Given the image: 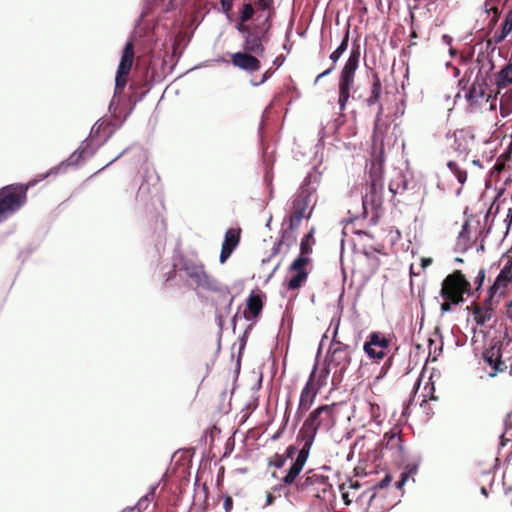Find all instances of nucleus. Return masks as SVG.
<instances>
[{
  "instance_id": "obj_44",
  "label": "nucleus",
  "mask_w": 512,
  "mask_h": 512,
  "mask_svg": "<svg viewBox=\"0 0 512 512\" xmlns=\"http://www.w3.org/2000/svg\"><path fill=\"white\" fill-rule=\"evenodd\" d=\"M286 458L282 455H275V460L271 462V465L277 469L282 468L285 465Z\"/></svg>"
},
{
  "instance_id": "obj_30",
  "label": "nucleus",
  "mask_w": 512,
  "mask_h": 512,
  "mask_svg": "<svg viewBox=\"0 0 512 512\" xmlns=\"http://www.w3.org/2000/svg\"><path fill=\"white\" fill-rule=\"evenodd\" d=\"M349 42V29L346 30L345 35L340 45L330 54L329 58L332 61V65H336L337 61L341 58L343 53L347 50Z\"/></svg>"
},
{
  "instance_id": "obj_39",
  "label": "nucleus",
  "mask_w": 512,
  "mask_h": 512,
  "mask_svg": "<svg viewBox=\"0 0 512 512\" xmlns=\"http://www.w3.org/2000/svg\"><path fill=\"white\" fill-rule=\"evenodd\" d=\"M328 376H329V369H327V368L323 369L319 373V375L317 376V379H316V384H315L317 386L316 388L318 390L326 384Z\"/></svg>"
},
{
  "instance_id": "obj_12",
  "label": "nucleus",
  "mask_w": 512,
  "mask_h": 512,
  "mask_svg": "<svg viewBox=\"0 0 512 512\" xmlns=\"http://www.w3.org/2000/svg\"><path fill=\"white\" fill-rule=\"evenodd\" d=\"M502 356V344L498 342L483 352V360L491 368V371L488 373L490 377H494L498 372H503L507 369V365L505 361L502 360Z\"/></svg>"
},
{
  "instance_id": "obj_27",
  "label": "nucleus",
  "mask_w": 512,
  "mask_h": 512,
  "mask_svg": "<svg viewBox=\"0 0 512 512\" xmlns=\"http://www.w3.org/2000/svg\"><path fill=\"white\" fill-rule=\"evenodd\" d=\"M495 83L499 89L507 87L512 83V62L505 65L496 75Z\"/></svg>"
},
{
  "instance_id": "obj_6",
  "label": "nucleus",
  "mask_w": 512,
  "mask_h": 512,
  "mask_svg": "<svg viewBox=\"0 0 512 512\" xmlns=\"http://www.w3.org/2000/svg\"><path fill=\"white\" fill-rule=\"evenodd\" d=\"M332 417V408L329 405H322L311 412L303 423L297 435V442L312 447L318 430L322 426H328Z\"/></svg>"
},
{
  "instance_id": "obj_47",
  "label": "nucleus",
  "mask_w": 512,
  "mask_h": 512,
  "mask_svg": "<svg viewBox=\"0 0 512 512\" xmlns=\"http://www.w3.org/2000/svg\"><path fill=\"white\" fill-rule=\"evenodd\" d=\"M236 29L239 33L243 35V37L247 34V32L252 31V29H249V27L245 25V22H242L241 20L239 23H237Z\"/></svg>"
},
{
  "instance_id": "obj_11",
  "label": "nucleus",
  "mask_w": 512,
  "mask_h": 512,
  "mask_svg": "<svg viewBox=\"0 0 512 512\" xmlns=\"http://www.w3.org/2000/svg\"><path fill=\"white\" fill-rule=\"evenodd\" d=\"M316 365L314 366L309 379L305 386L303 387L300 399H299V405L296 412V418L297 420H300L302 417V411H308L310 407L313 405L314 400L316 398V395L318 393V389L314 385V378L316 377Z\"/></svg>"
},
{
  "instance_id": "obj_58",
  "label": "nucleus",
  "mask_w": 512,
  "mask_h": 512,
  "mask_svg": "<svg viewBox=\"0 0 512 512\" xmlns=\"http://www.w3.org/2000/svg\"><path fill=\"white\" fill-rule=\"evenodd\" d=\"M442 41H443V43H444V44H446L447 46H451L453 39H452V37H450L449 35L444 34V35H442Z\"/></svg>"
},
{
  "instance_id": "obj_4",
  "label": "nucleus",
  "mask_w": 512,
  "mask_h": 512,
  "mask_svg": "<svg viewBox=\"0 0 512 512\" xmlns=\"http://www.w3.org/2000/svg\"><path fill=\"white\" fill-rule=\"evenodd\" d=\"M295 487L299 493L311 495L320 500H329L334 497L333 486L328 476L320 470H308L296 482Z\"/></svg>"
},
{
  "instance_id": "obj_17",
  "label": "nucleus",
  "mask_w": 512,
  "mask_h": 512,
  "mask_svg": "<svg viewBox=\"0 0 512 512\" xmlns=\"http://www.w3.org/2000/svg\"><path fill=\"white\" fill-rule=\"evenodd\" d=\"M381 93H382V84H381V81H380L378 75L375 74L373 76V82L371 85L370 94L365 99V103L369 107L374 106L376 104L378 105L377 113H376L375 121H374L375 129H378L379 122H380L382 114H383V105L379 103Z\"/></svg>"
},
{
  "instance_id": "obj_19",
  "label": "nucleus",
  "mask_w": 512,
  "mask_h": 512,
  "mask_svg": "<svg viewBox=\"0 0 512 512\" xmlns=\"http://www.w3.org/2000/svg\"><path fill=\"white\" fill-rule=\"evenodd\" d=\"M239 240V229H229L226 231L219 256V261L221 264L225 263L227 259L231 256L234 249L238 246Z\"/></svg>"
},
{
  "instance_id": "obj_60",
  "label": "nucleus",
  "mask_w": 512,
  "mask_h": 512,
  "mask_svg": "<svg viewBox=\"0 0 512 512\" xmlns=\"http://www.w3.org/2000/svg\"><path fill=\"white\" fill-rule=\"evenodd\" d=\"M376 498V493L373 492L370 497H369V503H368V507L364 510V512H368L369 511V508L372 506V503L373 501L375 500Z\"/></svg>"
},
{
  "instance_id": "obj_23",
  "label": "nucleus",
  "mask_w": 512,
  "mask_h": 512,
  "mask_svg": "<svg viewBox=\"0 0 512 512\" xmlns=\"http://www.w3.org/2000/svg\"><path fill=\"white\" fill-rule=\"evenodd\" d=\"M408 179L402 171H395L389 182V191L392 195L402 194L408 189Z\"/></svg>"
},
{
  "instance_id": "obj_22",
  "label": "nucleus",
  "mask_w": 512,
  "mask_h": 512,
  "mask_svg": "<svg viewBox=\"0 0 512 512\" xmlns=\"http://www.w3.org/2000/svg\"><path fill=\"white\" fill-rule=\"evenodd\" d=\"M486 95V84L475 81L466 93V98L471 106L478 105Z\"/></svg>"
},
{
  "instance_id": "obj_7",
  "label": "nucleus",
  "mask_w": 512,
  "mask_h": 512,
  "mask_svg": "<svg viewBox=\"0 0 512 512\" xmlns=\"http://www.w3.org/2000/svg\"><path fill=\"white\" fill-rule=\"evenodd\" d=\"M470 284L465 277L456 272L449 275L442 283L441 296L445 302L441 304L442 313L449 312L452 304H458L462 301L461 295L469 291Z\"/></svg>"
},
{
  "instance_id": "obj_36",
  "label": "nucleus",
  "mask_w": 512,
  "mask_h": 512,
  "mask_svg": "<svg viewBox=\"0 0 512 512\" xmlns=\"http://www.w3.org/2000/svg\"><path fill=\"white\" fill-rule=\"evenodd\" d=\"M313 234H314V229H311L310 232L308 234H306L304 236V238L301 240V243H300L301 254L305 255V254H309L312 252V249L309 246V241L313 240Z\"/></svg>"
},
{
  "instance_id": "obj_33",
  "label": "nucleus",
  "mask_w": 512,
  "mask_h": 512,
  "mask_svg": "<svg viewBox=\"0 0 512 512\" xmlns=\"http://www.w3.org/2000/svg\"><path fill=\"white\" fill-rule=\"evenodd\" d=\"M110 123L107 121H104L102 119H99L95 122V124L92 126L89 136V146H91V143L94 142V140L99 136L101 132H104L107 127H109Z\"/></svg>"
},
{
  "instance_id": "obj_26",
  "label": "nucleus",
  "mask_w": 512,
  "mask_h": 512,
  "mask_svg": "<svg viewBox=\"0 0 512 512\" xmlns=\"http://www.w3.org/2000/svg\"><path fill=\"white\" fill-rule=\"evenodd\" d=\"M512 279V257L506 262L497 276L491 290H497L500 287H505L506 283Z\"/></svg>"
},
{
  "instance_id": "obj_51",
  "label": "nucleus",
  "mask_w": 512,
  "mask_h": 512,
  "mask_svg": "<svg viewBox=\"0 0 512 512\" xmlns=\"http://www.w3.org/2000/svg\"><path fill=\"white\" fill-rule=\"evenodd\" d=\"M270 76H271V71H270V69H269V70H267V71L262 75V77H261V79H260L259 81H257V82H252V85H253V86H259V85L263 84L265 81H267V80H268V78H269Z\"/></svg>"
},
{
  "instance_id": "obj_63",
  "label": "nucleus",
  "mask_w": 512,
  "mask_h": 512,
  "mask_svg": "<svg viewBox=\"0 0 512 512\" xmlns=\"http://www.w3.org/2000/svg\"><path fill=\"white\" fill-rule=\"evenodd\" d=\"M280 265H281V263H280V262H278V263L273 267V269H272L271 273L268 275V280H269L270 278H272V277H273L274 273L278 270V268L280 267Z\"/></svg>"
},
{
  "instance_id": "obj_42",
  "label": "nucleus",
  "mask_w": 512,
  "mask_h": 512,
  "mask_svg": "<svg viewBox=\"0 0 512 512\" xmlns=\"http://www.w3.org/2000/svg\"><path fill=\"white\" fill-rule=\"evenodd\" d=\"M468 234H469L468 222H465L461 228V231L459 232V235H458V244H460L462 241H467Z\"/></svg>"
},
{
  "instance_id": "obj_45",
  "label": "nucleus",
  "mask_w": 512,
  "mask_h": 512,
  "mask_svg": "<svg viewBox=\"0 0 512 512\" xmlns=\"http://www.w3.org/2000/svg\"><path fill=\"white\" fill-rule=\"evenodd\" d=\"M233 0H220L221 10L224 14L228 15L232 10Z\"/></svg>"
},
{
  "instance_id": "obj_56",
  "label": "nucleus",
  "mask_w": 512,
  "mask_h": 512,
  "mask_svg": "<svg viewBox=\"0 0 512 512\" xmlns=\"http://www.w3.org/2000/svg\"><path fill=\"white\" fill-rule=\"evenodd\" d=\"M484 278H485V271H484V269H481V270H479L478 275L476 277V281H475L477 283L478 287H480L482 285Z\"/></svg>"
},
{
  "instance_id": "obj_1",
  "label": "nucleus",
  "mask_w": 512,
  "mask_h": 512,
  "mask_svg": "<svg viewBox=\"0 0 512 512\" xmlns=\"http://www.w3.org/2000/svg\"><path fill=\"white\" fill-rule=\"evenodd\" d=\"M111 133L107 134L105 138L96 144L95 147L89 146V138L83 140L80 146L64 161L59 165L51 168L48 172L39 175L37 178L29 181L25 186L15 185L6 186L0 192V222L6 220L8 216L16 212L26 201V193L30 187H33L38 182L46 179L49 176H56L61 173H65L69 166H76L86 156H93L97 149L102 146Z\"/></svg>"
},
{
  "instance_id": "obj_21",
  "label": "nucleus",
  "mask_w": 512,
  "mask_h": 512,
  "mask_svg": "<svg viewBox=\"0 0 512 512\" xmlns=\"http://www.w3.org/2000/svg\"><path fill=\"white\" fill-rule=\"evenodd\" d=\"M295 241V230L285 226V223H283L281 230V238L274 244L270 257H273L279 253L281 245L286 244L288 247H290L291 245L294 244Z\"/></svg>"
},
{
  "instance_id": "obj_25",
  "label": "nucleus",
  "mask_w": 512,
  "mask_h": 512,
  "mask_svg": "<svg viewBox=\"0 0 512 512\" xmlns=\"http://www.w3.org/2000/svg\"><path fill=\"white\" fill-rule=\"evenodd\" d=\"M262 307L263 304L261 298L251 293L247 300V309L249 313L244 312V318L248 321L256 318L261 313Z\"/></svg>"
},
{
  "instance_id": "obj_38",
  "label": "nucleus",
  "mask_w": 512,
  "mask_h": 512,
  "mask_svg": "<svg viewBox=\"0 0 512 512\" xmlns=\"http://www.w3.org/2000/svg\"><path fill=\"white\" fill-rule=\"evenodd\" d=\"M254 14V9L251 4H244L242 10L240 11V20L242 22H247L252 18Z\"/></svg>"
},
{
  "instance_id": "obj_15",
  "label": "nucleus",
  "mask_w": 512,
  "mask_h": 512,
  "mask_svg": "<svg viewBox=\"0 0 512 512\" xmlns=\"http://www.w3.org/2000/svg\"><path fill=\"white\" fill-rule=\"evenodd\" d=\"M309 261L307 256L300 254L290 265V271H294L295 275L287 282L290 290H296L302 286L308 277L306 265Z\"/></svg>"
},
{
  "instance_id": "obj_40",
  "label": "nucleus",
  "mask_w": 512,
  "mask_h": 512,
  "mask_svg": "<svg viewBox=\"0 0 512 512\" xmlns=\"http://www.w3.org/2000/svg\"><path fill=\"white\" fill-rule=\"evenodd\" d=\"M257 4L265 12L264 15H260L259 18H264V16L267 15L268 13L271 15L269 9L273 4V0H257Z\"/></svg>"
},
{
  "instance_id": "obj_41",
  "label": "nucleus",
  "mask_w": 512,
  "mask_h": 512,
  "mask_svg": "<svg viewBox=\"0 0 512 512\" xmlns=\"http://www.w3.org/2000/svg\"><path fill=\"white\" fill-rule=\"evenodd\" d=\"M499 211H500L499 203L493 200V202L491 203V205L484 217L485 220H487L490 215H493L495 217L499 213Z\"/></svg>"
},
{
  "instance_id": "obj_64",
  "label": "nucleus",
  "mask_w": 512,
  "mask_h": 512,
  "mask_svg": "<svg viewBox=\"0 0 512 512\" xmlns=\"http://www.w3.org/2000/svg\"><path fill=\"white\" fill-rule=\"evenodd\" d=\"M283 489V484H278V485H275L272 490L274 492H280L281 490Z\"/></svg>"
},
{
  "instance_id": "obj_59",
  "label": "nucleus",
  "mask_w": 512,
  "mask_h": 512,
  "mask_svg": "<svg viewBox=\"0 0 512 512\" xmlns=\"http://www.w3.org/2000/svg\"><path fill=\"white\" fill-rule=\"evenodd\" d=\"M407 468H408V470L405 473H409V476L412 475V474H415L417 472V465L416 464L408 465Z\"/></svg>"
},
{
  "instance_id": "obj_35",
  "label": "nucleus",
  "mask_w": 512,
  "mask_h": 512,
  "mask_svg": "<svg viewBox=\"0 0 512 512\" xmlns=\"http://www.w3.org/2000/svg\"><path fill=\"white\" fill-rule=\"evenodd\" d=\"M447 166L450 169V171L456 176L459 183L464 184L466 182V180H467L466 171L459 169L458 165L453 161H449L447 163Z\"/></svg>"
},
{
  "instance_id": "obj_9",
  "label": "nucleus",
  "mask_w": 512,
  "mask_h": 512,
  "mask_svg": "<svg viewBox=\"0 0 512 512\" xmlns=\"http://www.w3.org/2000/svg\"><path fill=\"white\" fill-rule=\"evenodd\" d=\"M351 353V346L333 339L328 350V366L337 368L340 375L344 374L351 363Z\"/></svg>"
},
{
  "instance_id": "obj_54",
  "label": "nucleus",
  "mask_w": 512,
  "mask_h": 512,
  "mask_svg": "<svg viewBox=\"0 0 512 512\" xmlns=\"http://www.w3.org/2000/svg\"><path fill=\"white\" fill-rule=\"evenodd\" d=\"M408 477H409V473H402L401 479L396 483V487L398 489H401L404 486V484L406 483Z\"/></svg>"
},
{
  "instance_id": "obj_10",
  "label": "nucleus",
  "mask_w": 512,
  "mask_h": 512,
  "mask_svg": "<svg viewBox=\"0 0 512 512\" xmlns=\"http://www.w3.org/2000/svg\"><path fill=\"white\" fill-rule=\"evenodd\" d=\"M134 58V48L131 42L126 43L122 50L120 63L115 77V90H123L127 83V76L131 71Z\"/></svg>"
},
{
  "instance_id": "obj_46",
  "label": "nucleus",
  "mask_w": 512,
  "mask_h": 512,
  "mask_svg": "<svg viewBox=\"0 0 512 512\" xmlns=\"http://www.w3.org/2000/svg\"><path fill=\"white\" fill-rule=\"evenodd\" d=\"M373 355H367L369 358L371 359H377V360H381L383 359L385 356H386V353L385 351L383 350H378L377 347H373Z\"/></svg>"
},
{
  "instance_id": "obj_28",
  "label": "nucleus",
  "mask_w": 512,
  "mask_h": 512,
  "mask_svg": "<svg viewBox=\"0 0 512 512\" xmlns=\"http://www.w3.org/2000/svg\"><path fill=\"white\" fill-rule=\"evenodd\" d=\"M472 315L476 324L482 326L491 320L494 311L491 307H476Z\"/></svg>"
},
{
  "instance_id": "obj_16",
  "label": "nucleus",
  "mask_w": 512,
  "mask_h": 512,
  "mask_svg": "<svg viewBox=\"0 0 512 512\" xmlns=\"http://www.w3.org/2000/svg\"><path fill=\"white\" fill-rule=\"evenodd\" d=\"M384 191L383 181L368 180L365 195L362 198L363 207L367 209L370 205L372 208H377L382 204V197Z\"/></svg>"
},
{
  "instance_id": "obj_14",
  "label": "nucleus",
  "mask_w": 512,
  "mask_h": 512,
  "mask_svg": "<svg viewBox=\"0 0 512 512\" xmlns=\"http://www.w3.org/2000/svg\"><path fill=\"white\" fill-rule=\"evenodd\" d=\"M311 447L301 443V447L298 451L297 457L289 468L287 474L283 477L282 481L285 485L296 484V480L300 475L307 459L309 457Z\"/></svg>"
},
{
  "instance_id": "obj_5",
  "label": "nucleus",
  "mask_w": 512,
  "mask_h": 512,
  "mask_svg": "<svg viewBox=\"0 0 512 512\" xmlns=\"http://www.w3.org/2000/svg\"><path fill=\"white\" fill-rule=\"evenodd\" d=\"M360 61V47H353L349 57L341 70L338 83V105L341 111L345 110L350 98V90L354 84L355 73Z\"/></svg>"
},
{
  "instance_id": "obj_29",
  "label": "nucleus",
  "mask_w": 512,
  "mask_h": 512,
  "mask_svg": "<svg viewBox=\"0 0 512 512\" xmlns=\"http://www.w3.org/2000/svg\"><path fill=\"white\" fill-rule=\"evenodd\" d=\"M512 32V9L509 10L501 26L500 33L494 35V42L499 44L503 42L506 37Z\"/></svg>"
},
{
  "instance_id": "obj_50",
  "label": "nucleus",
  "mask_w": 512,
  "mask_h": 512,
  "mask_svg": "<svg viewBox=\"0 0 512 512\" xmlns=\"http://www.w3.org/2000/svg\"><path fill=\"white\" fill-rule=\"evenodd\" d=\"M339 489H340V491L342 492V499H343V501H344L345 505H347V506H348V505H350V504H351V500L349 499V494H348L347 492H345V491H344V489H345V484H341V485L339 486Z\"/></svg>"
},
{
  "instance_id": "obj_53",
  "label": "nucleus",
  "mask_w": 512,
  "mask_h": 512,
  "mask_svg": "<svg viewBox=\"0 0 512 512\" xmlns=\"http://www.w3.org/2000/svg\"><path fill=\"white\" fill-rule=\"evenodd\" d=\"M413 399L409 400L408 403H404L402 410V417L407 418L410 415V405L412 404Z\"/></svg>"
},
{
  "instance_id": "obj_52",
  "label": "nucleus",
  "mask_w": 512,
  "mask_h": 512,
  "mask_svg": "<svg viewBox=\"0 0 512 512\" xmlns=\"http://www.w3.org/2000/svg\"><path fill=\"white\" fill-rule=\"evenodd\" d=\"M297 452V447L294 446V445H289L286 449V452H285V458H292L295 453Z\"/></svg>"
},
{
  "instance_id": "obj_32",
  "label": "nucleus",
  "mask_w": 512,
  "mask_h": 512,
  "mask_svg": "<svg viewBox=\"0 0 512 512\" xmlns=\"http://www.w3.org/2000/svg\"><path fill=\"white\" fill-rule=\"evenodd\" d=\"M384 440H386V448L387 449H396L398 451L402 450V440L399 435V432H390L385 433Z\"/></svg>"
},
{
  "instance_id": "obj_2",
  "label": "nucleus",
  "mask_w": 512,
  "mask_h": 512,
  "mask_svg": "<svg viewBox=\"0 0 512 512\" xmlns=\"http://www.w3.org/2000/svg\"><path fill=\"white\" fill-rule=\"evenodd\" d=\"M173 268V272H178L180 276L189 279L190 285L195 291L203 290L214 292L217 293L219 297L227 300L224 310L226 313L230 312L234 301V297L230 296V289L210 276L200 260L180 255L174 260Z\"/></svg>"
},
{
  "instance_id": "obj_61",
  "label": "nucleus",
  "mask_w": 512,
  "mask_h": 512,
  "mask_svg": "<svg viewBox=\"0 0 512 512\" xmlns=\"http://www.w3.org/2000/svg\"><path fill=\"white\" fill-rule=\"evenodd\" d=\"M504 192H505V188H500V189L497 191V194H496V196H495V198H494V201L499 202V200H500V198L503 196Z\"/></svg>"
},
{
  "instance_id": "obj_18",
  "label": "nucleus",
  "mask_w": 512,
  "mask_h": 512,
  "mask_svg": "<svg viewBox=\"0 0 512 512\" xmlns=\"http://www.w3.org/2000/svg\"><path fill=\"white\" fill-rule=\"evenodd\" d=\"M249 52H236L231 57V62L235 67L248 73H253L261 68L260 61Z\"/></svg>"
},
{
  "instance_id": "obj_62",
  "label": "nucleus",
  "mask_w": 512,
  "mask_h": 512,
  "mask_svg": "<svg viewBox=\"0 0 512 512\" xmlns=\"http://www.w3.org/2000/svg\"><path fill=\"white\" fill-rule=\"evenodd\" d=\"M128 151V148L124 149L120 154H118L115 158L108 162V165L118 160L122 155H124Z\"/></svg>"
},
{
  "instance_id": "obj_37",
  "label": "nucleus",
  "mask_w": 512,
  "mask_h": 512,
  "mask_svg": "<svg viewBox=\"0 0 512 512\" xmlns=\"http://www.w3.org/2000/svg\"><path fill=\"white\" fill-rule=\"evenodd\" d=\"M335 129L336 123L334 121H330L326 126H322L319 130V142H322L328 136V132H334Z\"/></svg>"
},
{
  "instance_id": "obj_13",
  "label": "nucleus",
  "mask_w": 512,
  "mask_h": 512,
  "mask_svg": "<svg viewBox=\"0 0 512 512\" xmlns=\"http://www.w3.org/2000/svg\"><path fill=\"white\" fill-rule=\"evenodd\" d=\"M311 447L301 443V447L298 451L297 457L289 468L287 474L283 477L282 481L285 485L296 484V480L300 475L307 459L309 457Z\"/></svg>"
},
{
  "instance_id": "obj_24",
  "label": "nucleus",
  "mask_w": 512,
  "mask_h": 512,
  "mask_svg": "<svg viewBox=\"0 0 512 512\" xmlns=\"http://www.w3.org/2000/svg\"><path fill=\"white\" fill-rule=\"evenodd\" d=\"M158 485V483L151 485L149 487V491L139 499V501L136 503L134 507L124 510L123 512H142L146 510L149 503L153 501L155 498Z\"/></svg>"
},
{
  "instance_id": "obj_43",
  "label": "nucleus",
  "mask_w": 512,
  "mask_h": 512,
  "mask_svg": "<svg viewBox=\"0 0 512 512\" xmlns=\"http://www.w3.org/2000/svg\"><path fill=\"white\" fill-rule=\"evenodd\" d=\"M390 482H391V477L389 475H386L381 481H379L377 484H375L372 487V490L386 488L389 486Z\"/></svg>"
},
{
  "instance_id": "obj_31",
  "label": "nucleus",
  "mask_w": 512,
  "mask_h": 512,
  "mask_svg": "<svg viewBox=\"0 0 512 512\" xmlns=\"http://www.w3.org/2000/svg\"><path fill=\"white\" fill-rule=\"evenodd\" d=\"M368 180L383 181V161L381 158L371 162Z\"/></svg>"
},
{
  "instance_id": "obj_57",
  "label": "nucleus",
  "mask_w": 512,
  "mask_h": 512,
  "mask_svg": "<svg viewBox=\"0 0 512 512\" xmlns=\"http://www.w3.org/2000/svg\"><path fill=\"white\" fill-rule=\"evenodd\" d=\"M275 497L272 495V493L268 492L266 494V503L265 506L272 505L274 503Z\"/></svg>"
},
{
  "instance_id": "obj_34",
  "label": "nucleus",
  "mask_w": 512,
  "mask_h": 512,
  "mask_svg": "<svg viewBox=\"0 0 512 512\" xmlns=\"http://www.w3.org/2000/svg\"><path fill=\"white\" fill-rule=\"evenodd\" d=\"M500 114L502 117H507L512 114V97L505 95L500 100Z\"/></svg>"
},
{
  "instance_id": "obj_8",
  "label": "nucleus",
  "mask_w": 512,
  "mask_h": 512,
  "mask_svg": "<svg viewBox=\"0 0 512 512\" xmlns=\"http://www.w3.org/2000/svg\"><path fill=\"white\" fill-rule=\"evenodd\" d=\"M270 14L264 16L261 24L257 25L251 32L243 37L244 43L243 48L249 53H253L259 56L264 54L265 48L263 42L268 40V32L270 30Z\"/></svg>"
},
{
  "instance_id": "obj_20",
  "label": "nucleus",
  "mask_w": 512,
  "mask_h": 512,
  "mask_svg": "<svg viewBox=\"0 0 512 512\" xmlns=\"http://www.w3.org/2000/svg\"><path fill=\"white\" fill-rule=\"evenodd\" d=\"M390 345V340L381 335L379 332H372L368 336V340L364 343L363 350L366 355H373V347H377L378 350L387 349Z\"/></svg>"
},
{
  "instance_id": "obj_48",
  "label": "nucleus",
  "mask_w": 512,
  "mask_h": 512,
  "mask_svg": "<svg viewBox=\"0 0 512 512\" xmlns=\"http://www.w3.org/2000/svg\"><path fill=\"white\" fill-rule=\"evenodd\" d=\"M504 223L506 224V229L508 232L512 226V207L508 209Z\"/></svg>"
},
{
  "instance_id": "obj_49",
  "label": "nucleus",
  "mask_w": 512,
  "mask_h": 512,
  "mask_svg": "<svg viewBox=\"0 0 512 512\" xmlns=\"http://www.w3.org/2000/svg\"><path fill=\"white\" fill-rule=\"evenodd\" d=\"M232 507H233L232 498L230 496L225 497L224 502H223V508H224L225 512H230L232 510Z\"/></svg>"
},
{
  "instance_id": "obj_3",
  "label": "nucleus",
  "mask_w": 512,
  "mask_h": 512,
  "mask_svg": "<svg viewBox=\"0 0 512 512\" xmlns=\"http://www.w3.org/2000/svg\"><path fill=\"white\" fill-rule=\"evenodd\" d=\"M322 173L316 168L306 175L297 193L291 201L292 213L288 216L287 227L296 231L302 219L311 217L316 204V191L320 185Z\"/></svg>"
},
{
  "instance_id": "obj_55",
  "label": "nucleus",
  "mask_w": 512,
  "mask_h": 512,
  "mask_svg": "<svg viewBox=\"0 0 512 512\" xmlns=\"http://www.w3.org/2000/svg\"><path fill=\"white\" fill-rule=\"evenodd\" d=\"M334 70V65H331V67H329L328 69H326L324 72L320 73L316 79H315V84L323 77L325 76H328L332 71Z\"/></svg>"
}]
</instances>
